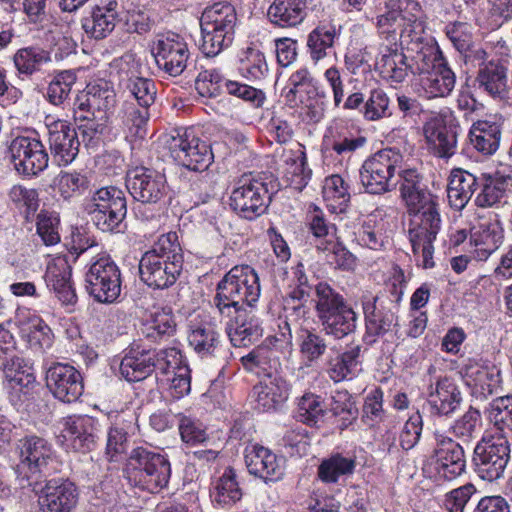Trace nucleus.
<instances>
[{"label": "nucleus", "mask_w": 512, "mask_h": 512, "mask_svg": "<svg viewBox=\"0 0 512 512\" xmlns=\"http://www.w3.org/2000/svg\"><path fill=\"white\" fill-rule=\"evenodd\" d=\"M398 176L395 183L399 187L400 197L409 214L414 215L408 229L413 254L424 269L433 268V243L441 229L438 197L429 191L417 169L402 167Z\"/></svg>", "instance_id": "f257e3e1"}, {"label": "nucleus", "mask_w": 512, "mask_h": 512, "mask_svg": "<svg viewBox=\"0 0 512 512\" xmlns=\"http://www.w3.org/2000/svg\"><path fill=\"white\" fill-rule=\"evenodd\" d=\"M406 60L405 54L396 46H386L375 65L381 77L391 84L401 83L409 69L418 74L420 88L429 99L446 97L453 91L456 75L439 49L418 52L412 65Z\"/></svg>", "instance_id": "f03ea898"}, {"label": "nucleus", "mask_w": 512, "mask_h": 512, "mask_svg": "<svg viewBox=\"0 0 512 512\" xmlns=\"http://www.w3.org/2000/svg\"><path fill=\"white\" fill-rule=\"evenodd\" d=\"M183 268V251L176 232L162 234L139 262L141 280L154 289L172 286Z\"/></svg>", "instance_id": "7ed1b4c3"}, {"label": "nucleus", "mask_w": 512, "mask_h": 512, "mask_svg": "<svg viewBox=\"0 0 512 512\" xmlns=\"http://www.w3.org/2000/svg\"><path fill=\"white\" fill-rule=\"evenodd\" d=\"M259 276L249 265H237L231 268L218 282L213 297L215 308L252 306L260 296Z\"/></svg>", "instance_id": "20e7f679"}, {"label": "nucleus", "mask_w": 512, "mask_h": 512, "mask_svg": "<svg viewBox=\"0 0 512 512\" xmlns=\"http://www.w3.org/2000/svg\"><path fill=\"white\" fill-rule=\"evenodd\" d=\"M125 471L131 484L151 493L163 489L171 475L169 460L145 447H136L131 451Z\"/></svg>", "instance_id": "39448f33"}, {"label": "nucleus", "mask_w": 512, "mask_h": 512, "mask_svg": "<svg viewBox=\"0 0 512 512\" xmlns=\"http://www.w3.org/2000/svg\"><path fill=\"white\" fill-rule=\"evenodd\" d=\"M404 164V151L400 147L384 148L364 161L359 174L368 193L382 194L396 187L393 180L397 169Z\"/></svg>", "instance_id": "423d86ee"}, {"label": "nucleus", "mask_w": 512, "mask_h": 512, "mask_svg": "<svg viewBox=\"0 0 512 512\" xmlns=\"http://www.w3.org/2000/svg\"><path fill=\"white\" fill-rule=\"evenodd\" d=\"M510 459V444L503 435H485L476 444L472 463L476 474L485 481L500 479Z\"/></svg>", "instance_id": "0eeeda50"}, {"label": "nucleus", "mask_w": 512, "mask_h": 512, "mask_svg": "<svg viewBox=\"0 0 512 512\" xmlns=\"http://www.w3.org/2000/svg\"><path fill=\"white\" fill-rule=\"evenodd\" d=\"M16 452L19 458L15 467L18 478L27 481L28 486L37 483L52 461V445L42 437L29 435L18 440Z\"/></svg>", "instance_id": "6e6552de"}, {"label": "nucleus", "mask_w": 512, "mask_h": 512, "mask_svg": "<svg viewBox=\"0 0 512 512\" xmlns=\"http://www.w3.org/2000/svg\"><path fill=\"white\" fill-rule=\"evenodd\" d=\"M85 210L99 229L113 231L127 214L125 194L114 186L100 188L87 200Z\"/></svg>", "instance_id": "1a4fd4ad"}, {"label": "nucleus", "mask_w": 512, "mask_h": 512, "mask_svg": "<svg viewBox=\"0 0 512 512\" xmlns=\"http://www.w3.org/2000/svg\"><path fill=\"white\" fill-rule=\"evenodd\" d=\"M85 288L99 303L116 302L121 293V272L117 264L109 256L93 261L85 274Z\"/></svg>", "instance_id": "9d476101"}, {"label": "nucleus", "mask_w": 512, "mask_h": 512, "mask_svg": "<svg viewBox=\"0 0 512 512\" xmlns=\"http://www.w3.org/2000/svg\"><path fill=\"white\" fill-rule=\"evenodd\" d=\"M167 145L174 161L191 171H206L213 162L211 146L191 130L171 136L167 140Z\"/></svg>", "instance_id": "9b49d317"}, {"label": "nucleus", "mask_w": 512, "mask_h": 512, "mask_svg": "<svg viewBox=\"0 0 512 512\" xmlns=\"http://www.w3.org/2000/svg\"><path fill=\"white\" fill-rule=\"evenodd\" d=\"M272 192L262 178H243L231 194V207L241 217L252 220L262 215L270 201Z\"/></svg>", "instance_id": "f8f14e48"}, {"label": "nucleus", "mask_w": 512, "mask_h": 512, "mask_svg": "<svg viewBox=\"0 0 512 512\" xmlns=\"http://www.w3.org/2000/svg\"><path fill=\"white\" fill-rule=\"evenodd\" d=\"M247 305L239 307L215 308L225 322L226 332L235 347L248 346L257 341L263 333L258 317Z\"/></svg>", "instance_id": "ddd939ff"}, {"label": "nucleus", "mask_w": 512, "mask_h": 512, "mask_svg": "<svg viewBox=\"0 0 512 512\" xmlns=\"http://www.w3.org/2000/svg\"><path fill=\"white\" fill-rule=\"evenodd\" d=\"M435 447L431 465L435 476L451 481L459 477L466 469V456L463 446L451 437L435 433Z\"/></svg>", "instance_id": "4468645a"}, {"label": "nucleus", "mask_w": 512, "mask_h": 512, "mask_svg": "<svg viewBox=\"0 0 512 512\" xmlns=\"http://www.w3.org/2000/svg\"><path fill=\"white\" fill-rule=\"evenodd\" d=\"M8 150L11 162L19 174L37 175L48 166V153L36 138L18 136L11 141Z\"/></svg>", "instance_id": "2eb2a0df"}, {"label": "nucleus", "mask_w": 512, "mask_h": 512, "mask_svg": "<svg viewBox=\"0 0 512 512\" xmlns=\"http://www.w3.org/2000/svg\"><path fill=\"white\" fill-rule=\"evenodd\" d=\"M115 104V93L109 88L92 87L79 99L77 118L86 120V127L94 133L102 134L108 121L107 111Z\"/></svg>", "instance_id": "dca6fc26"}, {"label": "nucleus", "mask_w": 512, "mask_h": 512, "mask_svg": "<svg viewBox=\"0 0 512 512\" xmlns=\"http://www.w3.org/2000/svg\"><path fill=\"white\" fill-rule=\"evenodd\" d=\"M126 185L131 196L142 203L155 204L166 194L165 175L155 169L137 166L128 170Z\"/></svg>", "instance_id": "f3484780"}, {"label": "nucleus", "mask_w": 512, "mask_h": 512, "mask_svg": "<svg viewBox=\"0 0 512 512\" xmlns=\"http://www.w3.org/2000/svg\"><path fill=\"white\" fill-rule=\"evenodd\" d=\"M48 143L58 165H68L77 156L80 142L77 132L67 121L46 118Z\"/></svg>", "instance_id": "a211bd4d"}, {"label": "nucleus", "mask_w": 512, "mask_h": 512, "mask_svg": "<svg viewBox=\"0 0 512 512\" xmlns=\"http://www.w3.org/2000/svg\"><path fill=\"white\" fill-rule=\"evenodd\" d=\"M46 383L54 397L64 403L76 401L84 389L80 372L64 363H55L48 369Z\"/></svg>", "instance_id": "6ab92c4d"}, {"label": "nucleus", "mask_w": 512, "mask_h": 512, "mask_svg": "<svg viewBox=\"0 0 512 512\" xmlns=\"http://www.w3.org/2000/svg\"><path fill=\"white\" fill-rule=\"evenodd\" d=\"M153 51L157 66L170 76H179L185 70L189 50L179 35L172 33L161 37Z\"/></svg>", "instance_id": "aec40b11"}, {"label": "nucleus", "mask_w": 512, "mask_h": 512, "mask_svg": "<svg viewBox=\"0 0 512 512\" xmlns=\"http://www.w3.org/2000/svg\"><path fill=\"white\" fill-rule=\"evenodd\" d=\"M479 187L475 205L481 208L498 207L505 202L507 194L512 192V168L504 167L492 174H482Z\"/></svg>", "instance_id": "412c9836"}, {"label": "nucleus", "mask_w": 512, "mask_h": 512, "mask_svg": "<svg viewBox=\"0 0 512 512\" xmlns=\"http://www.w3.org/2000/svg\"><path fill=\"white\" fill-rule=\"evenodd\" d=\"M460 374L468 386L478 390L484 397L496 393L502 383L501 371L497 366L475 358L464 361Z\"/></svg>", "instance_id": "4be33fe9"}, {"label": "nucleus", "mask_w": 512, "mask_h": 512, "mask_svg": "<svg viewBox=\"0 0 512 512\" xmlns=\"http://www.w3.org/2000/svg\"><path fill=\"white\" fill-rule=\"evenodd\" d=\"M41 512H71L78 502V490L68 480H50L39 496Z\"/></svg>", "instance_id": "5701e85b"}, {"label": "nucleus", "mask_w": 512, "mask_h": 512, "mask_svg": "<svg viewBox=\"0 0 512 512\" xmlns=\"http://www.w3.org/2000/svg\"><path fill=\"white\" fill-rule=\"evenodd\" d=\"M62 432L76 451L86 453L94 447L100 426L98 420L91 416L74 415L64 419Z\"/></svg>", "instance_id": "b1692460"}, {"label": "nucleus", "mask_w": 512, "mask_h": 512, "mask_svg": "<svg viewBox=\"0 0 512 512\" xmlns=\"http://www.w3.org/2000/svg\"><path fill=\"white\" fill-rule=\"evenodd\" d=\"M289 392L290 385L281 375L266 374L253 387L256 408L262 412L275 411L286 402Z\"/></svg>", "instance_id": "393cba45"}, {"label": "nucleus", "mask_w": 512, "mask_h": 512, "mask_svg": "<svg viewBox=\"0 0 512 512\" xmlns=\"http://www.w3.org/2000/svg\"><path fill=\"white\" fill-rule=\"evenodd\" d=\"M245 463L251 475L265 482L277 481L284 473L281 459L271 450L260 445L246 448Z\"/></svg>", "instance_id": "a878e982"}, {"label": "nucleus", "mask_w": 512, "mask_h": 512, "mask_svg": "<svg viewBox=\"0 0 512 512\" xmlns=\"http://www.w3.org/2000/svg\"><path fill=\"white\" fill-rule=\"evenodd\" d=\"M507 74V66L499 60L483 63L477 72V87L493 99L504 100L509 93Z\"/></svg>", "instance_id": "bb28decb"}, {"label": "nucleus", "mask_w": 512, "mask_h": 512, "mask_svg": "<svg viewBox=\"0 0 512 512\" xmlns=\"http://www.w3.org/2000/svg\"><path fill=\"white\" fill-rule=\"evenodd\" d=\"M502 120L497 115L473 123L469 131L471 145L483 155L494 154L500 144Z\"/></svg>", "instance_id": "cd10ccee"}, {"label": "nucleus", "mask_w": 512, "mask_h": 512, "mask_svg": "<svg viewBox=\"0 0 512 512\" xmlns=\"http://www.w3.org/2000/svg\"><path fill=\"white\" fill-rule=\"evenodd\" d=\"M504 230L497 215L494 219L481 223L471 235L474 244V257L479 261H485L502 244Z\"/></svg>", "instance_id": "c85d7f7f"}, {"label": "nucleus", "mask_w": 512, "mask_h": 512, "mask_svg": "<svg viewBox=\"0 0 512 512\" xmlns=\"http://www.w3.org/2000/svg\"><path fill=\"white\" fill-rule=\"evenodd\" d=\"M461 392L453 380L439 379L435 387H430L428 405L434 415L447 416L453 413L461 403Z\"/></svg>", "instance_id": "c756f323"}, {"label": "nucleus", "mask_w": 512, "mask_h": 512, "mask_svg": "<svg viewBox=\"0 0 512 512\" xmlns=\"http://www.w3.org/2000/svg\"><path fill=\"white\" fill-rule=\"evenodd\" d=\"M477 186H479V178L474 174L463 169H453L447 187V197L451 208L456 211L464 209Z\"/></svg>", "instance_id": "7c9ffc66"}, {"label": "nucleus", "mask_w": 512, "mask_h": 512, "mask_svg": "<svg viewBox=\"0 0 512 512\" xmlns=\"http://www.w3.org/2000/svg\"><path fill=\"white\" fill-rule=\"evenodd\" d=\"M151 350L131 347L122 358L119 371L128 382L141 381L155 370Z\"/></svg>", "instance_id": "2f4dec72"}, {"label": "nucleus", "mask_w": 512, "mask_h": 512, "mask_svg": "<svg viewBox=\"0 0 512 512\" xmlns=\"http://www.w3.org/2000/svg\"><path fill=\"white\" fill-rule=\"evenodd\" d=\"M267 16L270 22L280 28H291L301 24L306 17L304 0H274Z\"/></svg>", "instance_id": "473e14b6"}, {"label": "nucleus", "mask_w": 512, "mask_h": 512, "mask_svg": "<svg viewBox=\"0 0 512 512\" xmlns=\"http://www.w3.org/2000/svg\"><path fill=\"white\" fill-rule=\"evenodd\" d=\"M116 8L115 1L93 8L91 16L83 22L85 32L95 39H103L109 35L119 21Z\"/></svg>", "instance_id": "72a5a7b5"}, {"label": "nucleus", "mask_w": 512, "mask_h": 512, "mask_svg": "<svg viewBox=\"0 0 512 512\" xmlns=\"http://www.w3.org/2000/svg\"><path fill=\"white\" fill-rule=\"evenodd\" d=\"M71 270L67 262L59 259L49 264L45 273L47 286L52 288L58 299L66 305L76 303L77 296L70 282Z\"/></svg>", "instance_id": "f704fd0d"}, {"label": "nucleus", "mask_w": 512, "mask_h": 512, "mask_svg": "<svg viewBox=\"0 0 512 512\" xmlns=\"http://www.w3.org/2000/svg\"><path fill=\"white\" fill-rule=\"evenodd\" d=\"M187 339L201 358L214 357L221 348L220 335L210 323L191 324Z\"/></svg>", "instance_id": "c9c22d12"}, {"label": "nucleus", "mask_w": 512, "mask_h": 512, "mask_svg": "<svg viewBox=\"0 0 512 512\" xmlns=\"http://www.w3.org/2000/svg\"><path fill=\"white\" fill-rule=\"evenodd\" d=\"M425 139L438 157L454 154L456 135L448 130L441 119L433 118L424 125Z\"/></svg>", "instance_id": "e433bc0d"}, {"label": "nucleus", "mask_w": 512, "mask_h": 512, "mask_svg": "<svg viewBox=\"0 0 512 512\" xmlns=\"http://www.w3.org/2000/svg\"><path fill=\"white\" fill-rule=\"evenodd\" d=\"M149 107L136 104L135 101H124L119 112L123 126L128 136L134 139H144L147 134Z\"/></svg>", "instance_id": "4c0bfd02"}, {"label": "nucleus", "mask_w": 512, "mask_h": 512, "mask_svg": "<svg viewBox=\"0 0 512 512\" xmlns=\"http://www.w3.org/2000/svg\"><path fill=\"white\" fill-rule=\"evenodd\" d=\"M350 185L342 176L335 174L324 181L322 194L332 213H346L350 207Z\"/></svg>", "instance_id": "58836bf2"}, {"label": "nucleus", "mask_w": 512, "mask_h": 512, "mask_svg": "<svg viewBox=\"0 0 512 512\" xmlns=\"http://www.w3.org/2000/svg\"><path fill=\"white\" fill-rule=\"evenodd\" d=\"M236 23V10L227 2H218L206 7L200 18V24L210 25L213 30L222 29V31L232 34H234Z\"/></svg>", "instance_id": "ea45409f"}, {"label": "nucleus", "mask_w": 512, "mask_h": 512, "mask_svg": "<svg viewBox=\"0 0 512 512\" xmlns=\"http://www.w3.org/2000/svg\"><path fill=\"white\" fill-rule=\"evenodd\" d=\"M396 10L400 12L399 20L403 26L401 33H407L411 40H420L425 31V22L419 3L414 0H398Z\"/></svg>", "instance_id": "a19ab883"}, {"label": "nucleus", "mask_w": 512, "mask_h": 512, "mask_svg": "<svg viewBox=\"0 0 512 512\" xmlns=\"http://www.w3.org/2000/svg\"><path fill=\"white\" fill-rule=\"evenodd\" d=\"M243 367L257 374H278L277 367L279 366V358L276 351L267 345H259L254 348L250 353L241 358Z\"/></svg>", "instance_id": "79ce46f5"}, {"label": "nucleus", "mask_w": 512, "mask_h": 512, "mask_svg": "<svg viewBox=\"0 0 512 512\" xmlns=\"http://www.w3.org/2000/svg\"><path fill=\"white\" fill-rule=\"evenodd\" d=\"M377 297H372L363 302L366 327L369 333L380 335L388 332L395 324V313L390 309L376 306Z\"/></svg>", "instance_id": "37998d69"}, {"label": "nucleus", "mask_w": 512, "mask_h": 512, "mask_svg": "<svg viewBox=\"0 0 512 512\" xmlns=\"http://www.w3.org/2000/svg\"><path fill=\"white\" fill-rule=\"evenodd\" d=\"M51 187L61 198L70 200L85 193L89 180L77 171H61L54 177Z\"/></svg>", "instance_id": "c03bdc74"}, {"label": "nucleus", "mask_w": 512, "mask_h": 512, "mask_svg": "<svg viewBox=\"0 0 512 512\" xmlns=\"http://www.w3.org/2000/svg\"><path fill=\"white\" fill-rule=\"evenodd\" d=\"M389 99L381 90H372L369 98L364 102V95L354 92V109H358L364 118L369 121L381 119L387 115Z\"/></svg>", "instance_id": "a18cd8bd"}, {"label": "nucleus", "mask_w": 512, "mask_h": 512, "mask_svg": "<svg viewBox=\"0 0 512 512\" xmlns=\"http://www.w3.org/2000/svg\"><path fill=\"white\" fill-rule=\"evenodd\" d=\"M8 196L25 220L31 221L40 206L38 190L18 184L11 187Z\"/></svg>", "instance_id": "49530a36"}, {"label": "nucleus", "mask_w": 512, "mask_h": 512, "mask_svg": "<svg viewBox=\"0 0 512 512\" xmlns=\"http://www.w3.org/2000/svg\"><path fill=\"white\" fill-rule=\"evenodd\" d=\"M488 418L500 435H512V395L495 398L489 404Z\"/></svg>", "instance_id": "de8ad7c7"}, {"label": "nucleus", "mask_w": 512, "mask_h": 512, "mask_svg": "<svg viewBox=\"0 0 512 512\" xmlns=\"http://www.w3.org/2000/svg\"><path fill=\"white\" fill-rule=\"evenodd\" d=\"M214 501L221 505H232L242 497L234 469L228 467L214 484Z\"/></svg>", "instance_id": "09e8293b"}, {"label": "nucleus", "mask_w": 512, "mask_h": 512, "mask_svg": "<svg viewBox=\"0 0 512 512\" xmlns=\"http://www.w3.org/2000/svg\"><path fill=\"white\" fill-rule=\"evenodd\" d=\"M336 36V28L332 25H319L309 33L307 47L314 62L326 57L327 50L332 47Z\"/></svg>", "instance_id": "8fccbe9b"}, {"label": "nucleus", "mask_w": 512, "mask_h": 512, "mask_svg": "<svg viewBox=\"0 0 512 512\" xmlns=\"http://www.w3.org/2000/svg\"><path fill=\"white\" fill-rule=\"evenodd\" d=\"M77 76L72 70L57 73L50 81L46 91V99L55 106H63L68 100Z\"/></svg>", "instance_id": "3c124183"}, {"label": "nucleus", "mask_w": 512, "mask_h": 512, "mask_svg": "<svg viewBox=\"0 0 512 512\" xmlns=\"http://www.w3.org/2000/svg\"><path fill=\"white\" fill-rule=\"evenodd\" d=\"M238 70L246 79H263L268 73V65L264 53L256 48H247L239 58Z\"/></svg>", "instance_id": "603ef678"}, {"label": "nucleus", "mask_w": 512, "mask_h": 512, "mask_svg": "<svg viewBox=\"0 0 512 512\" xmlns=\"http://www.w3.org/2000/svg\"><path fill=\"white\" fill-rule=\"evenodd\" d=\"M201 41L199 49L207 57L218 55L223 49L232 44L234 34L226 33L222 29H214L212 26L200 24Z\"/></svg>", "instance_id": "864d4df0"}, {"label": "nucleus", "mask_w": 512, "mask_h": 512, "mask_svg": "<svg viewBox=\"0 0 512 512\" xmlns=\"http://www.w3.org/2000/svg\"><path fill=\"white\" fill-rule=\"evenodd\" d=\"M325 412L323 400L313 393H305L298 400L296 417L307 425H317L324 418Z\"/></svg>", "instance_id": "5fc2aeb1"}, {"label": "nucleus", "mask_w": 512, "mask_h": 512, "mask_svg": "<svg viewBox=\"0 0 512 512\" xmlns=\"http://www.w3.org/2000/svg\"><path fill=\"white\" fill-rule=\"evenodd\" d=\"M14 64L19 73L32 75L50 61L49 53L38 47L22 48L14 55Z\"/></svg>", "instance_id": "6e6d98bb"}, {"label": "nucleus", "mask_w": 512, "mask_h": 512, "mask_svg": "<svg viewBox=\"0 0 512 512\" xmlns=\"http://www.w3.org/2000/svg\"><path fill=\"white\" fill-rule=\"evenodd\" d=\"M6 381L4 387L9 394L10 401L16 405L21 402L22 397L27 394V390L35 382V377L31 373L21 370H13L5 367L4 369Z\"/></svg>", "instance_id": "4d7b16f0"}, {"label": "nucleus", "mask_w": 512, "mask_h": 512, "mask_svg": "<svg viewBox=\"0 0 512 512\" xmlns=\"http://www.w3.org/2000/svg\"><path fill=\"white\" fill-rule=\"evenodd\" d=\"M125 87L129 93L125 101H135L136 104H144L145 106H151L154 103L156 87L153 80L131 75L127 79Z\"/></svg>", "instance_id": "13d9d810"}, {"label": "nucleus", "mask_w": 512, "mask_h": 512, "mask_svg": "<svg viewBox=\"0 0 512 512\" xmlns=\"http://www.w3.org/2000/svg\"><path fill=\"white\" fill-rule=\"evenodd\" d=\"M480 421V412L470 407L461 417L453 422L449 431L455 438L463 443H468L474 438Z\"/></svg>", "instance_id": "bf43d9fd"}, {"label": "nucleus", "mask_w": 512, "mask_h": 512, "mask_svg": "<svg viewBox=\"0 0 512 512\" xmlns=\"http://www.w3.org/2000/svg\"><path fill=\"white\" fill-rule=\"evenodd\" d=\"M316 294L318 298L316 308L321 319H325L328 315L347 308L344 305L342 296L334 293L327 284L319 283L316 286Z\"/></svg>", "instance_id": "052dcab7"}, {"label": "nucleus", "mask_w": 512, "mask_h": 512, "mask_svg": "<svg viewBox=\"0 0 512 512\" xmlns=\"http://www.w3.org/2000/svg\"><path fill=\"white\" fill-rule=\"evenodd\" d=\"M352 470V460L341 456L340 454L332 455L325 459L318 467L319 478L326 483L337 482L342 475Z\"/></svg>", "instance_id": "680f3d73"}, {"label": "nucleus", "mask_w": 512, "mask_h": 512, "mask_svg": "<svg viewBox=\"0 0 512 512\" xmlns=\"http://www.w3.org/2000/svg\"><path fill=\"white\" fill-rule=\"evenodd\" d=\"M222 83L223 75L218 69H206L198 74L195 89L202 97L214 98L220 95Z\"/></svg>", "instance_id": "e2e57ef3"}, {"label": "nucleus", "mask_w": 512, "mask_h": 512, "mask_svg": "<svg viewBox=\"0 0 512 512\" xmlns=\"http://www.w3.org/2000/svg\"><path fill=\"white\" fill-rule=\"evenodd\" d=\"M300 354L303 360L311 363L320 358L326 351V343L320 336L307 329L300 328Z\"/></svg>", "instance_id": "0e129e2a"}, {"label": "nucleus", "mask_w": 512, "mask_h": 512, "mask_svg": "<svg viewBox=\"0 0 512 512\" xmlns=\"http://www.w3.org/2000/svg\"><path fill=\"white\" fill-rule=\"evenodd\" d=\"M384 413L383 392L380 388H374L365 397L362 421L372 427L383 420Z\"/></svg>", "instance_id": "69168bd1"}, {"label": "nucleus", "mask_w": 512, "mask_h": 512, "mask_svg": "<svg viewBox=\"0 0 512 512\" xmlns=\"http://www.w3.org/2000/svg\"><path fill=\"white\" fill-rule=\"evenodd\" d=\"M27 341L31 349L44 352L53 344L52 331L42 319L37 318L29 326Z\"/></svg>", "instance_id": "338daca9"}, {"label": "nucleus", "mask_w": 512, "mask_h": 512, "mask_svg": "<svg viewBox=\"0 0 512 512\" xmlns=\"http://www.w3.org/2000/svg\"><path fill=\"white\" fill-rule=\"evenodd\" d=\"M58 223V218L48 211L41 210L37 215V233L45 245H54L60 241Z\"/></svg>", "instance_id": "774afa93"}]
</instances>
